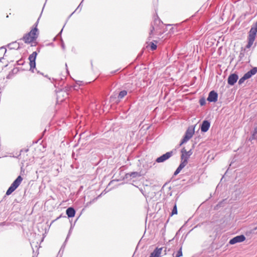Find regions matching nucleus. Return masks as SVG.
Wrapping results in <instances>:
<instances>
[{"label": "nucleus", "instance_id": "obj_27", "mask_svg": "<svg viewBox=\"0 0 257 257\" xmlns=\"http://www.w3.org/2000/svg\"><path fill=\"white\" fill-rule=\"evenodd\" d=\"M257 138V133H255V131L254 130L251 137L250 138V140H253L256 139Z\"/></svg>", "mask_w": 257, "mask_h": 257}, {"label": "nucleus", "instance_id": "obj_13", "mask_svg": "<svg viewBox=\"0 0 257 257\" xmlns=\"http://www.w3.org/2000/svg\"><path fill=\"white\" fill-rule=\"evenodd\" d=\"M72 229V226H71L70 228V229H69V232H68V233L67 234V237H66V238L65 239V241H64L63 244L62 245L61 248L60 249L59 251L58 252V254L57 257H58L59 255V257H61L62 256V254L63 253L64 249L65 246L66 242H67L68 238L69 237V236H70V234L71 233Z\"/></svg>", "mask_w": 257, "mask_h": 257}, {"label": "nucleus", "instance_id": "obj_10", "mask_svg": "<svg viewBox=\"0 0 257 257\" xmlns=\"http://www.w3.org/2000/svg\"><path fill=\"white\" fill-rule=\"evenodd\" d=\"M218 94L214 90L211 91L208 94L207 100L210 102H215L217 100Z\"/></svg>", "mask_w": 257, "mask_h": 257}, {"label": "nucleus", "instance_id": "obj_1", "mask_svg": "<svg viewBox=\"0 0 257 257\" xmlns=\"http://www.w3.org/2000/svg\"><path fill=\"white\" fill-rule=\"evenodd\" d=\"M39 35V30L36 28H32L30 32L25 34L21 39L26 44H30L36 40Z\"/></svg>", "mask_w": 257, "mask_h": 257}, {"label": "nucleus", "instance_id": "obj_26", "mask_svg": "<svg viewBox=\"0 0 257 257\" xmlns=\"http://www.w3.org/2000/svg\"><path fill=\"white\" fill-rule=\"evenodd\" d=\"M150 48L152 51H154L157 49V46L156 44H154L153 42H151Z\"/></svg>", "mask_w": 257, "mask_h": 257}, {"label": "nucleus", "instance_id": "obj_15", "mask_svg": "<svg viewBox=\"0 0 257 257\" xmlns=\"http://www.w3.org/2000/svg\"><path fill=\"white\" fill-rule=\"evenodd\" d=\"M187 164V161H186V160L181 161L180 164L175 171L174 175L176 176L177 175H178L180 172V171L186 166Z\"/></svg>", "mask_w": 257, "mask_h": 257}, {"label": "nucleus", "instance_id": "obj_37", "mask_svg": "<svg viewBox=\"0 0 257 257\" xmlns=\"http://www.w3.org/2000/svg\"><path fill=\"white\" fill-rule=\"evenodd\" d=\"M2 224H3V225H4V224H5V222H3L2 223Z\"/></svg>", "mask_w": 257, "mask_h": 257}, {"label": "nucleus", "instance_id": "obj_23", "mask_svg": "<svg viewBox=\"0 0 257 257\" xmlns=\"http://www.w3.org/2000/svg\"><path fill=\"white\" fill-rule=\"evenodd\" d=\"M193 152L191 149H190L189 151H187L186 154L185 156V158L183 160H186V161L188 162V160L190 156L192 154Z\"/></svg>", "mask_w": 257, "mask_h": 257}, {"label": "nucleus", "instance_id": "obj_25", "mask_svg": "<svg viewBox=\"0 0 257 257\" xmlns=\"http://www.w3.org/2000/svg\"><path fill=\"white\" fill-rule=\"evenodd\" d=\"M182 246H181L179 248V250L177 251L175 256L174 257H180L182 256Z\"/></svg>", "mask_w": 257, "mask_h": 257}, {"label": "nucleus", "instance_id": "obj_33", "mask_svg": "<svg viewBox=\"0 0 257 257\" xmlns=\"http://www.w3.org/2000/svg\"><path fill=\"white\" fill-rule=\"evenodd\" d=\"M143 53V51H142L141 52H140V53L138 54V57H141V56L142 55Z\"/></svg>", "mask_w": 257, "mask_h": 257}, {"label": "nucleus", "instance_id": "obj_17", "mask_svg": "<svg viewBox=\"0 0 257 257\" xmlns=\"http://www.w3.org/2000/svg\"><path fill=\"white\" fill-rule=\"evenodd\" d=\"M67 215L69 218L73 217L75 215V210L72 207H68L66 211Z\"/></svg>", "mask_w": 257, "mask_h": 257}, {"label": "nucleus", "instance_id": "obj_34", "mask_svg": "<svg viewBox=\"0 0 257 257\" xmlns=\"http://www.w3.org/2000/svg\"><path fill=\"white\" fill-rule=\"evenodd\" d=\"M65 66H66V70H67V73H69V71H68V68H67V64L66 63L65 64Z\"/></svg>", "mask_w": 257, "mask_h": 257}, {"label": "nucleus", "instance_id": "obj_8", "mask_svg": "<svg viewBox=\"0 0 257 257\" xmlns=\"http://www.w3.org/2000/svg\"><path fill=\"white\" fill-rule=\"evenodd\" d=\"M162 23L161 20L157 16V18L154 19L153 22L151 24V28L150 32V37L153 35V32L155 29H157V27Z\"/></svg>", "mask_w": 257, "mask_h": 257}, {"label": "nucleus", "instance_id": "obj_4", "mask_svg": "<svg viewBox=\"0 0 257 257\" xmlns=\"http://www.w3.org/2000/svg\"><path fill=\"white\" fill-rule=\"evenodd\" d=\"M257 73V67H253L247 72L245 73L243 76L240 78L238 81V84H242L245 80L251 78L253 75Z\"/></svg>", "mask_w": 257, "mask_h": 257}, {"label": "nucleus", "instance_id": "obj_32", "mask_svg": "<svg viewBox=\"0 0 257 257\" xmlns=\"http://www.w3.org/2000/svg\"><path fill=\"white\" fill-rule=\"evenodd\" d=\"M83 1H84V0H82V1H81V2L80 3V4L79 5V6H78V7H77V9H79V8H81V7H82V3H83Z\"/></svg>", "mask_w": 257, "mask_h": 257}, {"label": "nucleus", "instance_id": "obj_38", "mask_svg": "<svg viewBox=\"0 0 257 257\" xmlns=\"http://www.w3.org/2000/svg\"><path fill=\"white\" fill-rule=\"evenodd\" d=\"M38 51L39 52H40V49H38Z\"/></svg>", "mask_w": 257, "mask_h": 257}, {"label": "nucleus", "instance_id": "obj_22", "mask_svg": "<svg viewBox=\"0 0 257 257\" xmlns=\"http://www.w3.org/2000/svg\"><path fill=\"white\" fill-rule=\"evenodd\" d=\"M181 152L182 154L181 156V161H183L186 154L187 151L185 148H183L182 149Z\"/></svg>", "mask_w": 257, "mask_h": 257}, {"label": "nucleus", "instance_id": "obj_18", "mask_svg": "<svg viewBox=\"0 0 257 257\" xmlns=\"http://www.w3.org/2000/svg\"><path fill=\"white\" fill-rule=\"evenodd\" d=\"M9 47L10 49H20V44L19 43H17V42H14L12 43H10L9 45Z\"/></svg>", "mask_w": 257, "mask_h": 257}, {"label": "nucleus", "instance_id": "obj_36", "mask_svg": "<svg viewBox=\"0 0 257 257\" xmlns=\"http://www.w3.org/2000/svg\"><path fill=\"white\" fill-rule=\"evenodd\" d=\"M76 10H77V9H76V10H75V11L73 13L71 14V15L70 16V17L71 15H72V14H73V13H74Z\"/></svg>", "mask_w": 257, "mask_h": 257}, {"label": "nucleus", "instance_id": "obj_3", "mask_svg": "<svg viewBox=\"0 0 257 257\" xmlns=\"http://www.w3.org/2000/svg\"><path fill=\"white\" fill-rule=\"evenodd\" d=\"M22 181L23 178L21 176H19L7 190L6 195H10L19 186Z\"/></svg>", "mask_w": 257, "mask_h": 257}, {"label": "nucleus", "instance_id": "obj_21", "mask_svg": "<svg viewBox=\"0 0 257 257\" xmlns=\"http://www.w3.org/2000/svg\"><path fill=\"white\" fill-rule=\"evenodd\" d=\"M245 49H243V48H241V50L240 52V53H239V60L240 61L241 60H243V58L244 56V55H245Z\"/></svg>", "mask_w": 257, "mask_h": 257}, {"label": "nucleus", "instance_id": "obj_11", "mask_svg": "<svg viewBox=\"0 0 257 257\" xmlns=\"http://www.w3.org/2000/svg\"><path fill=\"white\" fill-rule=\"evenodd\" d=\"M238 78L237 74L235 73L231 74L228 78L227 83L230 85H233Z\"/></svg>", "mask_w": 257, "mask_h": 257}, {"label": "nucleus", "instance_id": "obj_2", "mask_svg": "<svg viewBox=\"0 0 257 257\" xmlns=\"http://www.w3.org/2000/svg\"><path fill=\"white\" fill-rule=\"evenodd\" d=\"M257 33V21L255 24L251 27L247 37L248 43L246 46V48H249L253 44V43L255 40V36Z\"/></svg>", "mask_w": 257, "mask_h": 257}, {"label": "nucleus", "instance_id": "obj_7", "mask_svg": "<svg viewBox=\"0 0 257 257\" xmlns=\"http://www.w3.org/2000/svg\"><path fill=\"white\" fill-rule=\"evenodd\" d=\"M173 154L172 151L167 152L166 154L157 158L156 162L157 163H163L172 157Z\"/></svg>", "mask_w": 257, "mask_h": 257}, {"label": "nucleus", "instance_id": "obj_30", "mask_svg": "<svg viewBox=\"0 0 257 257\" xmlns=\"http://www.w3.org/2000/svg\"><path fill=\"white\" fill-rule=\"evenodd\" d=\"M257 229V227H255L253 228V229H251L249 231H248L249 233H254L255 230Z\"/></svg>", "mask_w": 257, "mask_h": 257}, {"label": "nucleus", "instance_id": "obj_24", "mask_svg": "<svg viewBox=\"0 0 257 257\" xmlns=\"http://www.w3.org/2000/svg\"><path fill=\"white\" fill-rule=\"evenodd\" d=\"M177 214V205H176V204H175L172 209L171 215L172 216L174 214Z\"/></svg>", "mask_w": 257, "mask_h": 257}, {"label": "nucleus", "instance_id": "obj_35", "mask_svg": "<svg viewBox=\"0 0 257 257\" xmlns=\"http://www.w3.org/2000/svg\"><path fill=\"white\" fill-rule=\"evenodd\" d=\"M63 31V29L61 30L60 32L58 34V36L59 35H61V33H62V32Z\"/></svg>", "mask_w": 257, "mask_h": 257}, {"label": "nucleus", "instance_id": "obj_31", "mask_svg": "<svg viewBox=\"0 0 257 257\" xmlns=\"http://www.w3.org/2000/svg\"><path fill=\"white\" fill-rule=\"evenodd\" d=\"M61 47H62V49H63V50H65V46L64 43V42L63 41V40H62V38H61Z\"/></svg>", "mask_w": 257, "mask_h": 257}, {"label": "nucleus", "instance_id": "obj_19", "mask_svg": "<svg viewBox=\"0 0 257 257\" xmlns=\"http://www.w3.org/2000/svg\"><path fill=\"white\" fill-rule=\"evenodd\" d=\"M124 87L128 90H130V92H132L135 88L133 83H125L124 85Z\"/></svg>", "mask_w": 257, "mask_h": 257}, {"label": "nucleus", "instance_id": "obj_5", "mask_svg": "<svg viewBox=\"0 0 257 257\" xmlns=\"http://www.w3.org/2000/svg\"><path fill=\"white\" fill-rule=\"evenodd\" d=\"M194 133V128L189 127L186 131L183 139L182 140L181 143L179 144V146H181L183 144L186 143L188 140H189L192 137Z\"/></svg>", "mask_w": 257, "mask_h": 257}, {"label": "nucleus", "instance_id": "obj_28", "mask_svg": "<svg viewBox=\"0 0 257 257\" xmlns=\"http://www.w3.org/2000/svg\"><path fill=\"white\" fill-rule=\"evenodd\" d=\"M199 103H200V105H201V106L204 105L206 103V100H205V98H201L199 100Z\"/></svg>", "mask_w": 257, "mask_h": 257}, {"label": "nucleus", "instance_id": "obj_6", "mask_svg": "<svg viewBox=\"0 0 257 257\" xmlns=\"http://www.w3.org/2000/svg\"><path fill=\"white\" fill-rule=\"evenodd\" d=\"M37 56V52H33L29 56L28 59L30 61V70L34 72V69L36 67V59Z\"/></svg>", "mask_w": 257, "mask_h": 257}, {"label": "nucleus", "instance_id": "obj_20", "mask_svg": "<svg viewBox=\"0 0 257 257\" xmlns=\"http://www.w3.org/2000/svg\"><path fill=\"white\" fill-rule=\"evenodd\" d=\"M127 94V91L124 90L119 92L118 95H117V98L119 100L122 99Z\"/></svg>", "mask_w": 257, "mask_h": 257}, {"label": "nucleus", "instance_id": "obj_12", "mask_svg": "<svg viewBox=\"0 0 257 257\" xmlns=\"http://www.w3.org/2000/svg\"><path fill=\"white\" fill-rule=\"evenodd\" d=\"M210 126V122L207 120H204L202 122L200 129L202 132L205 133L208 131Z\"/></svg>", "mask_w": 257, "mask_h": 257}, {"label": "nucleus", "instance_id": "obj_9", "mask_svg": "<svg viewBox=\"0 0 257 257\" xmlns=\"http://www.w3.org/2000/svg\"><path fill=\"white\" fill-rule=\"evenodd\" d=\"M245 240V237L244 235L241 234L239 235L236 236L231 239L229 240V244H234L236 243L241 242Z\"/></svg>", "mask_w": 257, "mask_h": 257}, {"label": "nucleus", "instance_id": "obj_16", "mask_svg": "<svg viewBox=\"0 0 257 257\" xmlns=\"http://www.w3.org/2000/svg\"><path fill=\"white\" fill-rule=\"evenodd\" d=\"M141 176V175L140 173L138 172H133L125 174L124 178L127 179L132 178H135L138 177H140Z\"/></svg>", "mask_w": 257, "mask_h": 257}, {"label": "nucleus", "instance_id": "obj_14", "mask_svg": "<svg viewBox=\"0 0 257 257\" xmlns=\"http://www.w3.org/2000/svg\"><path fill=\"white\" fill-rule=\"evenodd\" d=\"M164 247H156L154 250L150 254V257H160Z\"/></svg>", "mask_w": 257, "mask_h": 257}, {"label": "nucleus", "instance_id": "obj_29", "mask_svg": "<svg viewBox=\"0 0 257 257\" xmlns=\"http://www.w3.org/2000/svg\"><path fill=\"white\" fill-rule=\"evenodd\" d=\"M40 19V16L38 18V20H37L36 22L35 23V24L33 26V28H36V29H38L37 28V26H38V25L39 24V20Z\"/></svg>", "mask_w": 257, "mask_h": 257}]
</instances>
